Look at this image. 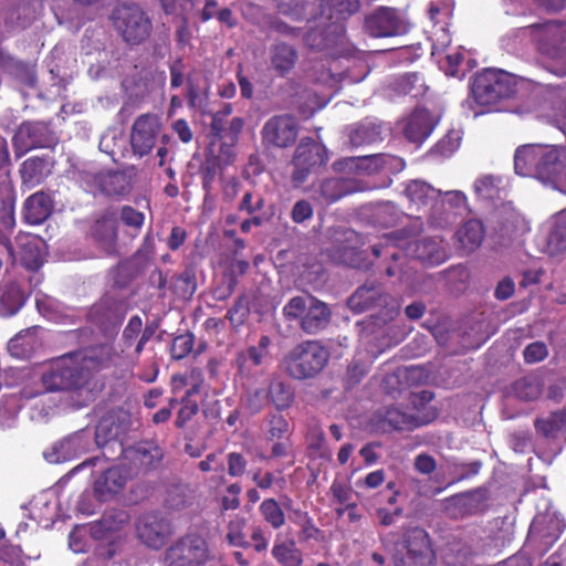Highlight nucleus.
<instances>
[{
	"label": "nucleus",
	"mask_w": 566,
	"mask_h": 566,
	"mask_svg": "<svg viewBox=\"0 0 566 566\" xmlns=\"http://www.w3.org/2000/svg\"><path fill=\"white\" fill-rule=\"evenodd\" d=\"M44 392H66L75 408L87 406L96 398L95 385L86 367L71 353L52 360L42 373Z\"/></svg>",
	"instance_id": "f257e3e1"
},
{
	"label": "nucleus",
	"mask_w": 566,
	"mask_h": 566,
	"mask_svg": "<svg viewBox=\"0 0 566 566\" xmlns=\"http://www.w3.org/2000/svg\"><path fill=\"white\" fill-rule=\"evenodd\" d=\"M514 169L563 190L566 187V148L546 144H526L516 148Z\"/></svg>",
	"instance_id": "f03ea898"
},
{
	"label": "nucleus",
	"mask_w": 566,
	"mask_h": 566,
	"mask_svg": "<svg viewBox=\"0 0 566 566\" xmlns=\"http://www.w3.org/2000/svg\"><path fill=\"white\" fill-rule=\"evenodd\" d=\"M347 306L357 314L378 310L376 314L370 315L371 324L377 328L392 322L400 312L397 300L377 280H367L359 285L347 298Z\"/></svg>",
	"instance_id": "7ed1b4c3"
},
{
	"label": "nucleus",
	"mask_w": 566,
	"mask_h": 566,
	"mask_svg": "<svg viewBox=\"0 0 566 566\" xmlns=\"http://www.w3.org/2000/svg\"><path fill=\"white\" fill-rule=\"evenodd\" d=\"M329 352L318 340H304L295 345L283 357L284 373L293 379L315 378L326 366Z\"/></svg>",
	"instance_id": "20e7f679"
},
{
	"label": "nucleus",
	"mask_w": 566,
	"mask_h": 566,
	"mask_svg": "<svg viewBox=\"0 0 566 566\" xmlns=\"http://www.w3.org/2000/svg\"><path fill=\"white\" fill-rule=\"evenodd\" d=\"M516 78L501 69H483L474 74L471 92L479 105L495 106L516 94Z\"/></svg>",
	"instance_id": "39448f33"
},
{
	"label": "nucleus",
	"mask_w": 566,
	"mask_h": 566,
	"mask_svg": "<svg viewBox=\"0 0 566 566\" xmlns=\"http://www.w3.org/2000/svg\"><path fill=\"white\" fill-rule=\"evenodd\" d=\"M361 238L355 230L342 226L331 227L326 231L323 253L334 263L350 268L360 264L359 248Z\"/></svg>",
	"instance_id": "423d86ee"
},
{
	"label": "nucleus",
	"mask_w": 566,
	"mask_h": 566,
	"mask_svg": "<svg viewBox=\"0 0 566 566\" xmlns=\"http://www.w3.org/2000/svg\"><path fill=\"white\" fill-rule=\"evenodd\" d=\"M565 523L555 512L537 514L530 526L525 547L536 555L545 554L559 538Z\"/></svg>",
	"instance_id": "0eeeda50"
},
{
	"label": "nucleus",
	"mask_w": 566,
	"mask_h": 566,
	"mask_svg": "<svg viewBox=\"0 0 566 566\" xmlns=\"http://www.w3.org/2000/svg\"><path fill=\"white\" fill-rule=\"evenodd\" d=\"M402 544L406 554H392L395 566H430L434 559V553L430 545L427 532L420 527L407 528L402 535Z\"/></svg>",
	"instance_id": "6e6552de"
},
{
	"label": "nucleus",
	"mask_w": 566,
	"mask_h": 566,
	"mask_svg": "<svg viewBox=\"0 0 566 566\" xmlns=\"http://www.w3.org/2000/svg\"><path fill=\"white\" fill-rule=\"evenodd\" d=\"M59 138L49 122L28 120L17 128L12 145L17 157H21L34 148H51Z\"/></svg>",
	"instance_id": "1a4fd4ad"
},
{
	"label": "nucleus",
	"mask_w": 566,
	"mask_h": 566,
	"mask_svg": "<svg viewBox=\"0 0 566 566\" xmlns=\"http://www.w3.org/2000/svg\"><path fill=\"white\" fill-rule=\"evenodd\" d=\"M327 160V150L324 145L315 142L311 137H304L295 148L292 166L291 179L295 186H300L317 168Z\"/></svg>",
	"instance_id": "9d476101"
},
{
	"label": "nucleus",
	"mask_w": 566,
	"mask_h": 566,
	"mask_svg": "<svg viewBox=\"0 0 566 566\" xmlns=\"http://www.w3.org/2000/svg\"><path fill=\"white\" fill-rule=\"evenodd\" d=\"M300 133L297 120L287 114L270 117L261 129V142L266 149H284L293 146Z\"/></svg>",
	"instance_id": "9b49d317"
},
{
	"label": "nucleus",
	"mask_w": 566,
	"mask_h": 566,
	"mask_svg": "<svg viewBox=\"0 0 566 566\" xmlns=\"http://www.w3.org/2000/svg\"><path fill=\"white\" fill-rule=\"evenodd\" d=\"M467 211L468 200L462 191H446L441 200L433 202L428 222L431 227L444 229L457 223Z\"/></svg>",
	"instance_id": "f8f14e48"
},
{
	"label": "nucleus",
	"mask_w": 566,
	"mask_h": 566,
	"mask_svg": "<svg viewBox=\"0 0 566 566\" xmlns=\"http://www.w3.org/2000/svg\"><path fill=\"white\" fill-rule=\"evenodd\" d=\"M207 544L197 535H187L171 545L165 553L167 566H197L206 562Z\"/></svg>",
	"instance_id": "ddd939ff"
},
{
	"label": "nucleus",
	"mask_w": 566,
	"mask_h": 566,
	"mask_svg": "<svg viewBox=\"0 0 566 566\" xmlns=\"http://www.w3.org/2000/svg\"><path fill=\"white\" fill-rule=\"evenodd\" d=\"M138 538L148 547L159 549L167 544L174 528L169 520L159 512L143 514L136 522Z\"/></svg>",
	"instance_id": "4468645a"
},
{
	"label": "nucleus",
	"mask_w": 566,
	"mask_h": 566,
	"mask_svg": "<svg viewBox=\"0 0 566 566\" xmlns=\"http://www.w3.org/2000/svg\"><path fill=\"white\" fill-rule=\"evenodd\" d=\"M365 29L370 35H403L410 31V24L401 12L379 7L366 15Z\"/></svg>",
	"instance_id": "2eb2a0df"
},
{
	"label": "nucleus",
	"mask_w": 566,
	"mask_h": 566,
	"mask_svg": "<svg viewBox=\"0 0 566 566\" xmlns=\"http://www.w3.org/2000/svg\"><path fill=\"white\" fill-rule=\"evenodd\" d=\"M161 133L160 118L155 114L138 116L130 130V147L135 156L139 158L148 155L155 147Z\"/></svg>",
	"instance_id": "dca6fc26"
},
{
	"label": "nucleus",
	"mask_w": 566,
	"mask_h": 566,
	"mask_svg": "<svg viewBox=\"0 0 566 566\" xmlns=\"http://www.w3.org/2000/svg\"><path fill=\"white\" fill-rule=\"evenodd\" d=\"M87 191L107 197H125L133 189L132 179L124 172L108 171L99 174L86 172L82 177Z\"/></svg>",
	"instance_id": "f3484780"
},
{
	"label": "nucleus",
	"mask_w": 566,
	"mask_h": 566,
	"mask_svg": "<svg viewBox=\"0 0 566 566\" xmlns=\"http://www.w3.org/2000/svg\"><path fill=\"white\" fill-rule=\"evenodd\" d=\"M130 413L124 409H112L98 421L95 429V443L104 448L117 443L130 429Z\"/></svg>",
	"instance_id": "a211bd4d"
},
{
	"label": "nucleus",
	"mask_w": 566,
	"mask_h": 566,
	"mask_svg": "<svg viewBox=\"0 0 566 566\" xmlns=\"http://www.w3.org/2000/svg\"><path fill=\"white\" fill-rule=\"evenodd\" d=\"M406 256L418 260L424 265H438L448 259L443 241L438 237H423L401 243Z\"/></svg>",
	"instance_id": "6ab92c4d"
},
{
	"label": "nucleus",
	"mask_w": 566,
	"mask_h": 566,
	"mask_svg": "<svg viewBox=\"0 0 566 566\" xmlns=\"http://www.w3.org/2000/svg\"><path fill=\"white\" fill-rule=\"evenodd\" d=\"M115 30L122 35H145L150 31V21L136 4H123L112 14Z\"/></svg>",
	"instance_id": "aec40b11"
},
{
	"label": "nucleus",
	"mask_w": 566,
	"mask_h": 566,
	"mask_svg": "<svg viewBox=\"0 0 566 566\" xmlns=\"http://www.w3.org/2000/svg\"><path fill=\"white\" fill-rule=\"evenodd\" d=\"M369 188L366 181L358 178L329 177L318 182L315 192L323 202L331 205L346 196L363 192Z\"/></svg>",
	"instance_id": "412c9836"
},
{
	"label": "nucleus",
	"mask_w": 566,
	"mask_h": 566,
	"mask_svg": "<svg viewBox=\"0 0 566 566\" xmlns=\"http://www.w3.org/2000/svg\"><path fill=\"white\" fill-rule=\"evenodd\" d=\"M119 447H122L120 442ZM120 450L125 459L128 460L138 472H147L157 469L164 458L163 449L150 440L139 441L125 450L120 448Z\"/></svg>",
	"instance_id": "4be33fe9"
},
{
	"label": "nucleus",
	"mask_w": 566,
	"mask_h": 566,
	"mask_svg": "<svg viewBox=\"0 0 566 566\" xmlns=\"http://www.w3.org/2000/svg\"><path fill=\"white\" fill-rule=\"evenodd\" d=\"M90 448V434L85 430L76 431L53 444L44 457L52 463L71 460L86 452Z\"/></svg>",
	"instance_id": "5701e85b"
},
{
	"label": "nucleus",
	"mask_w": 566,
	"mask_h": 566,
	"mask_svg": "<svg viewBox=\"0 0 566 566\" xmlns=\"http://www.w3.org/2000/svg\"><path fill=\"white\" fill-rule=\"evenodd\" d=\"M486 501V490L475 489L448 499L446 509L452 517L459 518L483 513L488 507Z\"/></svg>",
	"instance_id": "b1692460"
},
{
	"label": "nucleus",
	"mask_w": 566,
	"mask_h": 566,
	"mask_svg": "<svg viewBox=\"0 0 566 566\" xmlns=\"http://www.w3.org/2000/svg\"><path fill=\"white\" fill-rule=\"evenodd\" d=\"M155 255V243L151 235H146L140 248L127 260L118 265L119 281L125 285L140 275L149 265Z\"/></svg>",
	"instance_id": "393cba45"
},
{
	"label": "nucleus",
	"mask_w": 566,
	"mask_h": 566,
	"mask_svg": "<svg viewBox=\"0 0 566 566\" xmlns=\"http://www.w3.org/2000/svg\"><path fill=\"white\" fill-rule=\"evenodd\" d=\"M80 364L87 368L90 380L93 382L94 373L108 368L113 365L116 357L114 347L108 343L85 347L77 352H72Z\"/></svg>",
	"instance_id": "a878e982"
},
{
	"label": "nucleus",
	"mask_w": 566,
	"mask_h": 566,
	"mask_svg": "<svg viewBox=\"0 0 566 566\" xmlns=\"http://www.w3.org/2000/svg\"><path fill=\"white\" fill-rule=\"evenodd\" d=\"M375 418L378 429L382 432L412 430L431 421L408 415L395 407L378 410Z\"/></svg>",
	"instance_id": "bb28decb"
},
{
	"label": "nucleus",
	"mask_w": 566,
	"mask_h": 566,
	"mask_svg": "<svg viewBox=\"0 0 566 566\" xmlns=\"http://www.w3.org/2000/svg\"><path fill=\"white\" fill-rule=\"evenodd\" d=\"M437 119L426 108L417 107L407 117L403 127L406 138L415 144H421L433 130Z\"/></svg>",
	"instance_id": "cd10ccee"
},
{
	"label": "nucleus",
	"mask_w": 566,
	"mask_h": 566,
	"mask_svg": "<svg viewBox=\"0 0 566 566\" xmlns=\"http://www.w3.org/2000/svg\"><path fill=\"white\" fill-rule=\"evenodd\" d=\"M332 321L329 306L318 298H310V306L300 322L301 329L307 335H316L324 331Z\"/></svg>",
	"instance_id": "c85d7f7f"
},
{
	"label": "nucleus",
	"mask_w": 566,
	"mask_h": 566,
	"mask_svg": "<svg viewBox=\"0 0 566 566\" xmlns=\"http://www.w3.org/2000/svg\"><path fill=\"white\" fill-rule=\"evenodd\" d=\"M91 234L101 249L108 255L117 251V220L112 214L97 219L91 229Z\"/></svg>",
	"instance_id": "c756f323"
},
{
	"label": "nucleus",
	"mask_w": 566,
	"mask_h": 566,
	"mask_svg": "<svg viewBox=\"0 0 566 566\" xmlns=\"http://www.w3.org/2000/svg\"><path fill=\"white\" fill-rule=\"evenodd\" d=\"M405 167L400 157L389 154L359 156V176H371L381 171L398 172Z\"/></svg>",
	"instance_id": "7c9ffc66"
},
{
	"label": "nucleus",
	"mask_w": 566,
	"mask_h": 566,
	"mask_svg": "<svg viewBox=\"0 0 566 566\" xmlns=\"http://www.w3.org/2000/svg\"><path fill=\"white\" fill-rule=\"evenodd\" d=\"M127 482V474L119 467L105 470L94 483V493L99 501H107L119 493Z\"/></svg>",
	"instance_id": "2f4dec72"
},
{
	"label": "nucleus",
	"mask_w": 566,
	"mask_h": 566,
	"mask_svg": "<svg viewBox=\"0 0 566 566\" xmlns=\"http://www.w3.org/2000/svg\"><path fill=\"white\" fill-rule=\"evenodd\" d=\"M347 144L357 148L382 139L381 125L375 120H361L346 127Z\"/></svg>",
	"instance_id": "473e14b6"
},
{
	"label": "nucleus",
	"mask_w": 566,
	"mask_h": 566,
	"mask_svg": "<svg viewBox=\"0 0 566 566\" xmlns=\"http://www.w3.org/2000/svg\"><path fill=\"white\" fill-rule=\"evenodd\" d=\"M271 338L262 335L256 345L250 346L244 352H240L235 357V365L241 374L249 373L251 367H258L269 358V347Z\"/></svg>",
	"instance_id": "72a5a7b5"
},
{
	"label": "nucleus",
	"mask_w": 566,
	"mask_h": 566,
	"mask_svg": "<svg viewBox=\"0 0 566 566\" xmlns=\"http://www.w3.org/2000/svg\"><path fill=\"white\" fill-rule=\"evenodd\" d=\"M88 318L105 336H113L123 321V315L118 308L102 303L91 308Z\"/></svg>",
	"instance_id": "f704fd0d"
},
{
	"label": "nucleus",
	"mask_w": 566,
	"mask_h": 566,
	"mask_svg": "<svg viewBox=\"0 0 566 566\" xmlns=\"http://www.w3.org/2000/svg\"><path fill=\"white\" fill-rule=\"evenodd\" d=\"M52 210V198L43 191H38L24 202V219L30 224H40L50 217Z\"/></svg>",
	"instance_id": "c9c22d12"
},
{
	"label": "nucleus",
	"mask_w": 566,
	"mask_h": 566,
	"mask_svg": "<svg viewBox=\"0 0 566 566\" xmlns=\"http://www.w3.org/2000/svg\"><path fill=\"white\" fill-rule=\"evenodd\" d=\"M536 433L541 437L555 440L566 432V408L551 411L546 416L537 417L534 421Z\"/></svg>",
	"instance_id": "e433bc0d"
},
{
	"label": "nucleus",
	"mask_w": 566,
	"mask_h": 566,
	"mask_svg": "<svg viewBox=\"0 0 566 566\" xmlns=\"http://www.w3.org/2000/svg\"><path fill=\"white\" fill-rule=\"evenodd\" d=\"M536 49L548 60L562 61V64L552 72L559 76L566 75V38H537Z\"/></svg>",
	"instance_id": "4c0bfd02"
},
{
	"label": "nucleus",
	"mask_w": 566,
	"mask_h": 566,
	"mask_svg": "<svg viewBox=\"0 0 566 566\" xmlns=\"http://www.w3.org/2000/svg\"><path fill=\"white\" fill-rule=\"evenodd\" d=\"M297 60L298 54L296 50L285 42H279L270 50L271 67L280 76H285L290 73L294 69Z\"/></svg>",
	"instance_id": "58836bf2"
},
{
	"label": "nucleus",
	"mask_w": 566,
	"mask_h": 566,
	"mask_svg": "<svg viewBox=\"0 0 566 566\" xmlns=\"http://www.w3.org/2000/svg\"><path fill=\"white\" fill-rule=\"evenodd\" d=\"M24 304V293L14 281L0 285V315H14Z\"/></svg>",
	"instance_id": "ea45409f"
},
{
	"label": "nucleus",
	"mask_w": 566,
	"mask_h": 566,
	"mask_svg": "<svg viewBox=\"0 0 566 566\" xmlns=\"http://www.w3.org/2000/svg\"><path fill=\"white\" fill-rule=\"evenodd\" d=\"M455 235L460 247L470 253L481 245L484 239V227L480 220L471 219L457 231Z\"/></svg>",
	"instance_id": "a19ab883"
},
{
	"label": "nucleus",
	"mask_w": 566,
	"mask_h": 566,
	"mask_svg": "<svg viewBox=\"0 0 566 566\" xmlns=\"http://www.w3.org/2000/svg\"><path fill=\"white\" fill-rule=\"evenodd\" d=\"M50 172L51 161L46 157L29 158L20 168L23 184L30 186L39 185Z\"/></svg>",
	"instance_id": "79ce46f5"
},
{
	"label": "nucleus",
	"mask_w": 566,
	"mask_h": 566,
	"mask_svg": "<svg viewBox=\"0 0 566 566\" xmlns=\"http://www.w3.org/2000/svg\"><path fill=\"white\" fill-rule=\"evenodd\" d=\"M403 193L418 208L437 201V198L442 195L440 190L421 180L410 181Z\"/></svg>",
	"instance_id": "37998d69"
},
{
	"label": "nucleus",
	"mask_w": 566,
	"mask_h": 566,
	"mask_svg": "<svg viewBox=\"0 0 566 566\" xmlns=\"http://www.w3.org/2000/svg\"><path fill=\"white\" fill-rule=\"evenodd\" d=\"M238 211L243 212L248 216H260L269 212L271 213V220L275 214V206L273 203H266L265 198L258 191L248 190L242 195L238 203Z\"/></svg>",
	"instance_id": "c03bdc74"
},
{
	"label": "nucleus",
	"mask_w": 566,
	"mask_h": 566,
	"mask_svg": "<svg viewBox=\"0 0 566 566\" xmlns=\"http://www.w3.org/2000/svg\"><path fill=\"white\" fill-rule=\"evenodd\" d=\"M306 46L313 53L325 57L338 59L346 54L340 38H305Z\"/></svg>",
	"instance_id": "a18cd8bd"
},
{
	"label": "nucleus",
	"mask_w": 566,
	"mask_h": 566,
	"mask_svg": "<svg viewBox=\"0 0 566 566\" xmlns=\"http://www.w3.org/2000/svg\"><path fill=\"white\" fill-rule=\"evenodd\" d=\"M192 492L187 484L172 483L167 488L165 506L169 510L180 511L191 505Z\"/></svg>",
	"instance_id": "49530a36"
},
{
	"label": "nucleus",
	"mask_w": 566,
	"mask_h": 566,
	"mask_svg": "<svg viewBox=\"0 0 566 566\" xmlns=\"http://www.w3.org/2000/svg\"><path fill=\"white\" fill-rule=\"evenodd\" d=\"M38 327L28 328L10 339L9 350L17 357H29L38 345Z\"/></svg>",
	"instance_id": "de8ad7c7"
},
{
	"label": "nucleus",
	"mask_w": 566,
	"mask_h": 566,
	"mask_svg": "<svg viewBox=\"0 0 566 566\" xmlns=\"http://www.w3.org/2000/svg\"><path fill=\"white\" fill-rule=\"evenodd\" d=\"M516 398L524 401L536 400L543 390L542 380L536 376H526L517 379L512 387Z\"/></svg>",
	"instance_id": "09e8293b"
},
{
	"label": "nucleus",
	"mask_w": 566,
	"mask_h": 566,
	"mask_svg": "<svg viewBox=\"0 0 566 566\" xmlns=\"http://www.w3.org/2000/svg\"><path fill=\"white\" fill-rule=\"evenodd\" d=\"M269 398L276 409L283 410L289 408L294 400V390L291 385L280 379H273L269 386Z\"/></svg>",
	"instance_id": "8fccbe9b"
},
{
	"label": "nucleus",
	"mask_w": 566,
	"mask_h": 566,
	"mask_svg": "<svg viewBox=\"0 0 566 566\" xmlns=\"http://www.w3.org/2000/svg\"><path fill=\"white\" fill-rule=\"evenodd\" d=\"M272 554L283 566H301L303 562L302 553L296 548L294 541L275 544Z\"/></svg>",
	"instance_id": "3c124183"
},
{
	"label": "nucleus",
	"mask_w": 566,
	"mask_h": 566,
	"mask_svg": "<svg viewBox=\"0 0 566 566\" xmlns=\"http://www.w3.org/2000/svg\"><path fill=\"white\" fill-rule=\"evenodd\" d=\"M405 213L398 207L390 202L379 203L374 212L375 222L381 227L388 228L396 226Z\"/></svg>",
	"instance_id": "603ef678"
},
{
	"label": "nucleus",
	"mask_w": 566,
	"mask_h": 566,
	"mask_svg": "<svg viewBox=\"0 0 566 566\" xmlns=\"http://www.w3.org/2000/svg\"><path fill=\"white\" fill-rule=\"evenodd\" d=\"M247 526V520L244 517H235L231 520L227 526V541L230 545L248 548L251 544L247 541L244 528Z\"/></svg>",
	"instance_id": "864d4df0"
},
{
	"label": "nucleus",
	"mask_w": 566,
	"mask_h": 566,
	"mask_svg": "<svg viewBox=\"0 0 566 566\" xmlns=\"http://www.w3.org/2000/svg\"><path fill=\"white\" fill-rule=\"evenodd\" d=\"M310 298H315L313 295H298L292 297L283 307V315L287 321H302V316L306 313L310 306Z\"/></svg>",
	"instance_id": "5fc2aeb1"
},
{
	"label": "nucleus",
	"mask_w": 566,
	"mask_h": 566,
	"mask_svg": "<svg viewBox=\"0 0 566 566\" xmlns=\"http://www.w3.org/2000/svg\"><path fill=\"white\" fill-rule=\"evenodd\" d=\"M263 518L273 528H280L285 523V516L279 503L274 499H266L260 505Z\"/></svg>",
	"instance_id": "6e6d98bb"
},
{
	"label": "nucleus",
	"mask_w": 566,
	"mask_h": 566,
	"mask_svg": "<svg viewBox=\"0 0 566 566\" xmlns=\"http://www.w3.org/2000/svg\"><path fill=\"white\" fill-rule=\"evenodd\" d=\"M547 249L551 254L566 251V222L557 221L547 237Z\"/></svg>",
	"instance_id": "4d7b16f0"
},
{
	"label": "nucleus",
	"mask_w": 566,
	"mask_h": 566,
	"mask_svg": "<svg viewBox=\"0 0 566 566\" xmlns=\"http://www.w3.org/2000/svg\"><path fill=\"white\" fill-rule=\"evenodd\" d=\"M21 261L22 264L31 271H36L41 268L43 256L36 241H29L23 244Z\"/></svg>",
	"instance_id": "13d9d810"
},
{
	"label": "nucleus",
	"mask_w": 566,
	"mask_h": 566,
	"mask_svg": "<svg viewBox=\"0 0 566 566\" xmlns=\"http://www.w3.org/2000/svg\"><path fill=\"white\" fill-rule=\"evenodd\" d=\"M523 32L531 35H565L566 24L558 21L533 23L523 28Z\"/></svg>",
	"instance_id": "bf43d9fd"
},
{
	"label": "nucleus",
	"mask_w": 566,
	"mask_h": 566,
	"mask_svg": "<svg viewBox=\"0 0 566 566\" xmlns=\"http://www.w3.org/2000/svg\"><path fill=\"white\" fill-rule=\"evenodd\" d=\"M195 345V336L192 333L187 332L185 334L178 335L172 339V344L170 347L171 358L176 360H180L189 355Z\"/></svg>",
	"instance_id": "052dcab7"
},
{
	"label": "nucleus",
	"mask_w": 566,
	"mask_h": 566,
	"mask_svg": "<svg viewBox=\"0 0 566 566\" xmlns=\"http://www.w3.org/2000/svg\"><path fill=\"white\" fill-rule=\"evenodd\" d=\"M175 286L181 297H191L197 289L195 272L191 269H186L176 277Z\"/></svg>",
	"instance_id": "680f3d73"
},
{
	"label": "nucleus",
	"mask_w": 566,
	"mask_h": 566,
	"mask_svg": "<svg viewBox=\"0 0 566 566\" xmlns=\"http://www.w3.org/2000/svg\"><path fill=\"white\" fill-rule=\"evenodd\" d=\"M250 314L249 301L245 296L237 298L235 303L228 311L227 317L234 326L242 325Z\"/></svg>",
	"instance_id": "e2e57ef3"
},
{
	"label": "nucleus",
	"mask_w": 566,
	"mask_h": 566,
	"mask_svg": "<svg viewBox=\"0 0 566 566\" xmlns=\"http://www.w3.org/2000/svg\"><path fill=\"white\" fill-rule=\"evenodd\" d=\"M523 356L527 364L543 361L548 356V347L541 340L531 343L524 348Z\"/></svg>",
	"instance_id": "0e129e2a"
},
{
	"label": "nucleus",
	"mask_w": 566,
	"mask_h": 566,
	"mask_svg": "<svg viewBox=\"0 0 566 566\" xmlns=\"http://www.w3.org/2000/svg\"><path fill=\"white\" fill-rule=\"evenodd\" d=\"M314 209L312 203L308 200L301 199L297 200L291 210V219L295 223H303L306 220H310L313 217Z\"/></svg>",
	"instance_id": "69168bd1"
},
{
	"label": "nucleus",
	"mask_w": 566,
	"mask_h": 566,
	"mask_svg": "<svg viewBox=\"0 0 566 566\" xmlns=\"http://www.w3.org/2000/svg\"><path fill=\"white\" fill-rule=\"evenodd\" d=\"M15 77L23 84L33 87L36 84V74L33 65L18 62L13 65Z\"/></svg>",
	"instance_id": "338daca9"
},
{
	"label": "nucleus",
	"mask_w": 566,
	"mask_h": 566,
	"mask_svg": "<svg viewBox=\"0 0 566 566\" xmlns=\"http://www.w3.org/2000/svg\"><path fill=\"white\" fill-rule=\"evenodd\" d=\"M460 144V137L457 133L450 132L441 140L437 143L433 151L441 156L451 155Z\"/></svg>",
	"instance_id": "774afa93"
}]
</instances>
